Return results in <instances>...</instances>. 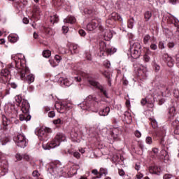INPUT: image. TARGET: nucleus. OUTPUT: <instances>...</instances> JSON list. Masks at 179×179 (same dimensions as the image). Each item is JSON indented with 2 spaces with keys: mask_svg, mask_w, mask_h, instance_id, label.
Wrapping results in <instances>:
<instances>
[{
  "mask_svg": "<svg viewBox=\"0 0 179 179\" xmlns=\"http://www.w3.org/2000/svg\"><path fill=\"white\" fill-rule=\"evenodd\" d=\"M103 66H106V68H110V66H111V64L110 63V61L105 60L103 62Z\"/></svg>",
  "mask_w": 179,
  "mask_h": 179,
  "instance_id": "obj_56",
  "label": "nucleus"
},
{
  "mask_svg": "<svg viewBox=\"0 0 179 179\" xmlns=\"http://www.w3.org/2000/svg\"><path fill=\"white\" fill-rule=\"evenodd\" d=\"M131 57L134 58V59H138L139 57H141V54H142V45L141 43L136 42L130 45L129 48Z\"/></svg>",
  "mask_w": 179,
  "mask_h": 179,
  "instance_id": "obj_9",
  "label": "nucleus"
},
{
  "mask_svg": "<svg viewBox=\"0 0 179 179\" xmlns=\"http://www.w3.org/2000/svg\"><path fill=\"white\" fill-rule=\"evenodd\" d=\"M53 124L55 125H58V124H62V122L61 121V119H57L53 121Z\"/></svg>",
  "mask_w": 179,
  "mask_h": 179,
  "instance_id": "obj_64",
  "label": "nucleus"
},
{
  "mask_svg": "<svg viewBox=\"0 0 179 179\" xmlns=\"http://www.w3.org/2000/svg\"><path fill=\"white\" fill-rule=\"evenodd\" d=\"M66 141V136L63 133H57L50 143H43L42 147L44 150H51V149H55L61 145V142Z\"/></svg>",
  "mask_w": 179,
  "mask_h": 179,
  "instance_id": "obj_5",
  "label": "nucleus"
},
{
  "mask_svg": "<svg viewBox=\"0 0 179 179\" xmlns=\"http://www.w3.org/2000/svg\"><path fill=\"white\" fill-rule=\"evenodd\" d=\"M133 66L138 78H140V79H146V77L148 76V69H146L145 66L136 62L133 64Z\"/></svg>",
  "mask_w": 179,
  "mask_h": 179,
  "instance_id": "obj_7",
  "label": "nucleus"
},
{
  "mask_svg": "<svg viewBox=\"0 0 179 179\" xmlns=\"http://www.w3.org/2000/svg\"><path fill=\"white\" fill-rule=\"evenodd\" d=\"M99 52H98V55L99 57H104V55H111V54H114L117 52V49L115 48H111L110 46H107L106 42L101 41L99 45Z\"/></svg>",
  "mask_w": 179,
  "mask_h": 179,
  "instance_id": "obj_6",
  "label": "nucleus"
},
{
  "mask_svg": "<svg viewBox=\"0 0 179 179\" xmlns=\"http://www.w3.org/2000/svg\"><path fill=\"white\" fill-rule=\"evenodd\" d=\"M135 23V19H134V17H131L129 20H128V23H127V27L129 29H134V24Z\"/></svg>",
  "mask_w": 179,
  "mask_h": 179,
  "instance_id": "obj_37",
  "label": "nucleus"
},
{
  "mask_svg": "<svg viewBox=\"0 0 179 179\" xmlns=\"http://www.w3.org/2000/svg\"><path fill=\"white\" fill-rule=\"evenodd\" d=\"M150 41H154L155 43V41H156V38H155V37L152 38L149 34H145L143 38V44H145V45H148Z\"/></svg>",
  "mask_w": 179,
  "mask_h": 179,
  "instance_id": "obj_25",
  "label": "nucleus"
},
{
  "mask_svg": "<svg viewBox=\"0 0 179 179\" xmlns=\"http://www.w3.org/2000/svg\"><path fill=\"white\" fill-rule=\"evenodd\" d=\"M84 13L85 15H92L93 13V10L92 9H89V8H85Z\"/></svg>",
  "mask_w": 179,
  "mask_h": 179,
  "instance_id": "obj_53",
  "label": "nucleus"
},
{
  "mask_svg": "<svg viewBox=\"0 0 179 179\" xmlns=\"http://www.w3.org/2000/svg\"><path fill=\"white\" fill-rule=\"evenodd\" d=\"M141 103L143 106H147V107H153V100L148 99V97L142 99Z\"/></svg>",
  "mask_w": 179,
  "mask_h": 179,
  "instance_id": "obj_20",
  "label": "nucleus"
},
{
  "mask_svg": "<svg viewBox=\"0 0 179 179\" xmlns=\"http://www.w3.org/2000/svg\"><path fill=\"white\" fill-rule=\"evenodd\" d=\"M69 155H72L76 159H80V153L79 152L74 151L73 150H67Z\"/></svg>",
  "mask_w": 179,
  "mask_h": 179,
  "instance_id": "obj_35",
  "label": "nucleus"
},
{
  "mask_svg": "<svg viewBox=\"0 0 179 179\" xmlns=\"http://www.w3.org/2000/svg\"><path fill=\"white\" fill-rule=\"evenodd\" d=\"M99 27V29H102L101 27V20L99 18L92 19L87 24V30L88 31H93Z\"/></svg>",
  "mask_w": 179,
  "mask_h": 179,
  "instance_id": "obj_11",
  "label": "nucleus"
},
{
  "mask_svg": "<svg viewBox=\"0 0 179 179\" xmlns=\"http://www.w3.org/2000/svg\"><path fill=\"white\" fill-rule=\"evenodd\" d=\"M152 66L155 72H159L160 71V66L156 63V61L152 62Z\"/></svg>",
  "mask_w": 179,
  "mask_h": 179,
  "instance_id": "obj_41",
  "label": "nucleus"
},
{
  "mask_svg": "<svg viewBox=\"0 0 179 179\" xmlns=\"http://www.w3.org/2000/svg\"><path fill=\"white\" fill-rule=\"evenodd\" d=\"M73 79H74V80H75L76 82H81V80H82V76H77L74 77Z\"/></svg>",
  "mask_w": 179,
  "mask_h": 179,
  "instance_id": "obj_62",
  "label": "nucleus"
},
{
  "mask_svg": "<svg viewBox=\"0 0 179 179\" xmlns=\"http://www.w3.org/2000/svg\"><path fill=\"white\" fill-rule=\"evenodd\" d=\"M111 138H110V143H113L114 141H120L121 139V131L119 129H114L110 133Z\"/></svg>",
  "mask_w": 179,
  "mask_h": 179,
  "instance_id": "obj_14",
  "label": "nucleus"
},
{
  "mask_svg": "<svg viewBox=\"0 0 179 179\" xmlns=\"http://www.w3.org/2000/svg\"><path fill=\"white\" fill-rule=\"evenodd\" d=\"M149 171L151 174H156L157 176H160L162 173V169L157 166H152L149 168Z\"/></svg>",
  "mask_w": 179,
  "mask_h": 179,
  "instance_id": "obj_23",
  "label": "nucleus"
},
{
  "mask_svg": "<svg viewBox=\"0 0 179 179\" xmlns=\"http://www.w3.org/2000/svg\"><path fill=\"white\" fill-rule=\"evenodd\" d=\"M52 5L55 6H63L64 9H66V10H69L71 9V6L69 3H65L64 1L62 0H52Z\"/></svg>",
  "mask_w": 179,
  "mask_h": 179,
  "instance_id": "obj_15",
  "label": "nucleus"
},
{
  "mask_svg": "<svg viewBox=\"0 0 179 179\" xmlns=\"http://www.w3.org/2000/svg\"><path fill=\"white\" fill-rule=\"evenodd\" d=\"M13 141L19 148H24L26 146H27V140L26 139V136H24L23 134H20L15 136L13 137Z\"/></svg>",
  "mask_w": 179,
  "mask_h": 179,
  "instance_id": "obj_12",
  "label": "nucleus"
},
{
  "mask_svg": "<svg viewBox=\"0 0 179 179\" xmlns=\"http://www.w3.org/2000/svg\"><path fill=\"white\" fill-rule=\"evenodd\" d=\"M164 59L167 62L168 66L171 68L174 66V59L173 57H170L168 54H165L164 55Z\"/></svg>",
  "mask_w": 179,
  "mask_h": 179,
  "instance_id": "obj_21",
  "label": "nucleus"
},
{
  "mask_svg": "<svg viewBox=\"0 0 179 179\" xmlns=\"http://www.w3.org/2000/svg\"><path fill=\"white\" fill-rule=\"evenodd\" d=\"M71 54H78V52H79V50H78V45L75 44V43H72L71 45Z\"/></svg>",
  "mask_w": 179,
  "mask_h": 179,
  "instance_id": "obj_36",
  "label": "nucleus"
},
{
  "mask_svg": "<svg viewBox=\"0 0 179 179\" xmlns=\"http://www.w3.org/2000/svg\"><path fill=\"white\" fill-rule=\"evenodd\" d=\"M64 23H70V24H73L76 23V18L74 16L69 15L64 20Z\"/></svg>",
  "mask_w": 179,
  "mask_h": 179,
  "instance_id": "obj_30",
  "label": "nucleus"
},
{
  "mask_svg": "<svg viewBox=\"0 0 179 179\" xmlns=\"http://www.w3.org/2000/svg\"><path fill=\"white\" fill-rule=\"evenodd\" d=\"M55 61H57V62H61V61H62V57H61V56L58 55H56L55 56Z\"/></svg>",
  "mask_w": 179,
  "mask_h": 179,
  "instance_id": "obj_58",
  "label": "nucleus"
},
{
  "mask_svg": "<svg viewBox=\"0 0 179 179\" xmlns=\"http://www.w3.org/2000/svg\"><path fill=\"white\" fill-rule=\"evenodd\" d=\"M11 59H13V62L8 64L7 67L8 69H4L1 70V76L8 78L11 73L17 79L23 80L25 73H29V69L26 66V58L24 57V55H13Z\"/></svg>",
  "mask_w": 179,
  "mask_h": 179,
  "instance_id": "obj_1",
  "label": "nucleus"
},
{
  "mask_svg": "<svg viewBox=\"0 0 179 179\" xmlns=\"http://www.w3.org/2000/svg\"><path fill=\"white\" fill-rule=\"evenodd\" d=\"M174 176L170 173H166L163 176V179H174Z\"/></svg>",
  "mask_w": 179,
  "mask_h": 179,
  "instance_id": "obj_47",
  "label": "nucleus"
},
{
  "mask_svg": "<svg viewBox=\"0 0 179 179\" xmlns=\"http://www.w3.org/2000/svg\"><path fill=\"white\" fill-rule=\"evenodd\" d=\"M85 57L87 59V61H92V53L90 51H86L85 53Z\"/></svg>",
  "mask_w": 179,
  "mask_h": 179,
  "instance_id": "obj_45",
  "label": "nucleus"
},
{
  "mask_svg": "<svg viewBox=\"0 0 179 179\" xmlns=\"http://www.w3.org/2000/svg\"><path fill=\"white\" fill-rule=\"evenodd\" d=\"M9 166L8 165V162L6 160H3L0 162V176L2 177L6 175L8 173V169Z\"/></svg>",
  "mask_w": 179,
  "mask_h": 179,
  "instance_id": "obj_17",
  "label": "nucleus"
},
{
  "mask_svg": "<svg viewBox=\"0 0 179 179\" xmlns=\"http://www.w3.org/2000/svg\"><path fill=\"white\" fill-rule=\"evenodd\" d=\"M8 40L10 43H16L19 40V36L12 34L8 36Z\"/></svg>",
  "mask_w": 179,
  "mask_h": 179,
  "instance_id": "obj_34",
  "label": "nucleus"
},
{
  "mask_svg": "<svg viewBox=\"0 0 179 179\" xmlns=\"http://www.w3.org/2000/svg\"><path fill=\"white\" fill-rule=\"evenodd\" d=\"M69 30V28L68 27V26L62 27V31L64 34H66V33H68Z\"/></svg>",
  "mask_w": 179,
  "mask_h": 179,
  "instance_id": "obj_57",
  "label": "nucleus"
},
{
  "mask_svg": "<svg viewBox=\"0 0 179 179\" xmlns=\"http://www.w3.org/2000/svg\"><path fill=\"white\" fill-rule=\"evenodd\" d=\"M21 110L22 113H28L30 110V103H29V101H23L22 102V108Z\"/></svg>",
  "mask_w": 179,
  "mask_h": 179,
  "instance_id": "obj_26",
  "label": "nucleus"
},
{
  "mask_svg": "<svg viewBox=\"0 0 179 179\" xmlns=\"http://www.w3.org/2000/svg\"><path fill=\"white\" fill-rule=\"evenodd\" d=\"M55 107L58 113H60V114H65L66 111H69V110L72 108L73 106L71 102L63 101L62 102L56 103Z\"/></svg>",
  "mask_w": 179,
  "mask_h": 179,
  "instance_id": "obj_10",
  "label": "nucleus"
},
{
  "mask_svg": "<svg viewBox=\"0 0 179 179\" xmlns=\"http://www.w3.org/2000/svg\"><path fill=\"white\" fill-rule=\"evenodd\" d=\"M167 46L169 48V50H173V48L176 47V43L173 41H171L168 43Z\"/></svg>",
  "mask_w": 179,
  "mask_h": 179,
  "instance_id": "obj_50",
  "label": "nucleus"
},
{
  "mask_svg": "<svg viewBox=\"0 0 179 179\" xmlns=\"http://www.w3.org/2000/svg\"><path fill=\"white\" fill-rule=\"evenodd\" d=\"M144 17L145 19V22H149V20H150V17H152V12L146 11L144 13Z\"/></svg>",
  "mask_w": 179,
  "mask_h": 179,
  "instance_id": "obj_40",
  "label": "nucleus"
},
{
  "mask_svg": "<svg viewBox=\"0 0 179 179\" xmlns=\"http://www.w3.org/2000/svg\"><path fill=\"white\" fill-rule=\"evenodd\" d=\"M32 176L34 177V178H38L40 176H41V173L38 170H35L32 172Z\"/></svg>",
  "mask_w": 179,
  "mask_h": 179,
  "instance_id": "obj_48",
  "label": "nucleus"
},
{
  "mask_svg": "<svg viewBox=\"0 0 179 179\" xmlns=\"http://www.w3.org/2000/svg\"><path fill=\"white\" fill-rule=\"evenodd\" d=\"M103 38L106 40V41H110V40L113 38V31L110 29H104Z\"/></svg>",
  "mask_w": 179,
  "mask_h": 179,
  "instance_id": "obj_22",
  "label": "nucleus"
},
{
  "mask_svg": "<svg viewBox=\"0 0 179 179\" xmlns=\"http://www.w3.org/2000/svg\"><path fill=\"white\" fill-rule=\"evenodd\" d=\"M58 83L61 85L62 86H67L69 87L71 85H72L73 81L72 80H69L64 77H61L58 80Z\"/></svg>",
  "mask_w": 179,
  "mask_h": 179,
  "instance_id": "obj_19",
  "label": "nucleus"
},
{
  "mask_svg": "<svg viewBox=\"0 0 179 179\" xmlns=\"http://www.w3.org/2000/svg\"><path fill=\"white\" fill-rule=\"evenodd\" d=\"M71 138L73 142H80V133L78 128L71 130Z\"/></svg>",
  "mask_w": 179,
  "mask_h": 179,
  "instance_id": "obj_16",
  "label": "nucleus"
},
{
  "mask_svg": "<svg viewBox=\"0 0 179 179\" xmlns=\"http://www.w3.org/2000/svg\"><path fill=\"white\" fill-rule=\"evenodd\" d=\"M152 52L150 49H147V51L145 52V55H143V59L144 62H150V54Z\"/></svg>",
  "mask_w": 179,
  "mask_h": 179,
  "instance_id": "obj_32",
  "label": "nucleus"
},
{
  "mask_svg": "<svg viewBox=\"0 0 179 179\" xmlns=\"http://www.w3.org/2000/svg\"><path fill=\"white\" fill-rule=\"evenodd\" d=\"M88 134L91 138L96 136V133L94 132V127L90 128Z\"/></svg>",
  "mask_w": 179,
  "mask_h": 179,
  "instance_id": "obj_44",
  "label": "nucleus"
},
{
  "mask_svg": "<svg viewBox=\"0 0 179 179\" xmlns=\"http://www.w3.org/2000/svg\"><path fill=\"white\" fill-rule=\"evenodd\" d=\"M102 75L106 78V79H111V73L108 71V70H105L104 71L101 72Z\"/></svg>",
  "mask_w": 179,
  "mask_h": 179,
  "instance_id": "obj_39",
  "label": "nucleus"
},
{
  "mask_svg": "<svg viewBox=\"0 0 179 179\" xmlns=\"http://www.w3.org/2000/svg\"><path fill=\"white\" fill-rule=\"evenodd\" d=\"M10 131V120L6 116H3L2 124L0 126V141L1 145L4 146L8 142L10 141V138L8 135V132Z\"/></svg>",
  "mask_w": 179,
  "mask_h": 179,
  "instance_id": "obj_4",
  "label": "nucleus"
},
{
  "mask_svg": "<svg viewBox=\"0 0 179 179\" xmlns=\"http://www.w3.org/2000/svg\"><path fill=\"white\" fill-rule=\"evenodd\" d=\"M44 31L45 34H48V36H52L53 31L51 28H44Z\"/></svg>",
  "mask_w": 179,
  "mask_h": 179,
  "instance_id": "obj_46",
  "label": "nucleus"
},
{
  "mask_svg": "<svg viewBox=\"0 0 179 179\" xmlns=\"http://www.w3.org/2000/svg\"><path fill=\"white\" fill-rule=\"evenodd\" d=\"M100 176H107L108 174V171L107 169L101 168L99 171Z\"/></svg>",
  "mask_w": 179,
  "mask_h": 179,
  "instance_id": "obj_42",
  "label": "nucleus"
},
{
  "mask_svg": "<svg viewBox=\"0 0 179 179\" xmlns=\"http://www.w3.org/2000/svg\"><path fill=\"white\" fill-rule=\"evenodd\" d=\"M151 125H152V128H154V129H156V128H157V127H158L157 121H156V120H155V119H152L151 120Z\"/></svg>",
  "mask_w": 179,
  "mask_h": 179,
  "instance_id": "obj_49",
  "label": "nucleus"
},
{
  "mask_svg": "<svg viewBox=\"0 0 179 179\" xmlns=\"http://www.w3.org/2000/svg\"><path fill=\"white\" fill-rule=\"evenodd\" d=\"M109 19H111L112 20H119L120 22L122 21V18L117 13H113L110 15Z\"/></svg>",
  "mask_w": 179,
  "mask_h": 179,
  "instance_id": "obj_33",
  "label": "nucleus"
},
{
  "mask_svg": "<svg viewBox=\"0 0 179 179\" xmlns=\"http://www.w3.org/2000/svg\"><path fill=\"white\" fill-rule=\"evenodd\" d=\"M158 47L159 50H164V48H166V47L164 46V41H159L158 44Z\"/></svg>",
  "mask_w": 179,
  "mask_h": 179,
  "instance_id": "obj_52",
  "label": "nucleus"
},
{
  "mask_svg": "<svg viewBox=\"0 0 179 179\" xmlns=\"http://www.w3.org/2000/svg\"><path fill=\"white\" fill-rule=\"evenodd\" d=\"M36 135L38 136L40 141H47V138H48V132L44 128L39 129Z\"/></svg>",
  "mask_w": 179,
  "mask_h": 179,
  "instance_id": "obj_18",
  "label": "nucleus"
},
{
  "mask_svg": "<svg viewBox=\"0 0 179 179\" xmlns=\"http://www.w3.org/2000/svg\"><path fill=\"white\" fill-rule=\"evenodd\" d=\"M176 115H177V112H176V107L170 106L168 109V117L169 120H173Z\"/></svg>",
  "mask_w": 179,
  "mask_h": 179,
  "instance_id": "obj_24",
  "label": "nucleus"
},
{
  "mask_svg": "<svg viewBox=\"0 0 179 179\" xmlns=\"http://www.w3.org/2000/svg\"><path fill=\"white\" fill-rule=\"evenodd\" d=\"M78 106L82 110H86L87 111H92V113H97L99 111V100H97L96 96H93V95H89Z\"/></svg>",
  "mask_w": 179,
  "mask_h": 179,
  "instance_id": "obj_3",
  "label": "nucleus"
},
{
  "mask_svg": "<svg viewBox=\"0 0 179 179\" xmlns=\"http://www.w3.org/2000/svg\"><path fill=\"white\" fill-rule=\"evenodd\" d=\"M46 168L48 173L51 176V178H61L66 173V171H64V166L59 161L49 163ZM76 173L73 172V168H71L70 171H67V174H71V176H73Z\"/></svg>",
  "mask_w": 179,
  "mask_h": 179,
  "instance_id": "obj_2",
  "label": "nucleus"
},
{
  "mask_svg": "<svg viewBox=\"0 0 179 179\" xmlns=\"http://www.w3.org/2000/svg\"><path fill=\"white\" fill-rule=\"evenodd\" d=\"M28 73H30V69H29L28 73H25L24 79H23L22 80H27V83L30 85V83H33V82H34L35 76L34 74L27 75ZM26 75H27V77Z\"/></svg>",
  "mask_w": 179,
  "mask_h": 179,
  "instance_id": "obj_27",
  "label": "nucleus"
},
{
  "mask_svg": "<svg viewBox=\"0 0 179 179\" xmlns=\"http://www.w3.org/2000/svg\"><path fill=\"white\" fill-rule=\"evenodd\" d=\"M110 113V107H106L103 109H101L99 111V115L102 117H106Z\"/></svg>",
  "mask_w": 179,
  "mask_h": 179,
  "instance_id": "obj_31",
  "label": "nucleus"
},
{
  "mask_svg": "<svg viewBox=\"0 0 179 179\" xmlns=\"http://www.w3.org/2000/svg\"><path fill=\"white\" fill-rule=\"evenodd\" d=\"M143 178V174L141 172H138L136 176V179H142Z\"/></svg>",
  "mask_w": 179,
  "mask_h": 179,
  "instance_id": "obj_60",
  "label": "nucleus"
},
{
  "mask_svg": "<svg viewBox=\"0 0 179 179\" xmlns=\"http://www.w3.org/2000/svg\"><path fill=\"white\" fill-rule=\"evenodd\" d=\"M134 169L136 171H139L141 170V164L139 162L136 163Z\"/></svg>",
  "mask_w": 179,
  "mask_h": 179,
  "instance_id": "obj_59",
  "label": "nucleus"
},
{
  "mask_svg": "<svg viewBox=\"0 0 179 179\" xmlns=\"http://www.w3.org/2000/svg\"><path fill=\"white\" fill-rule=\"evenodd\" d=\"M150 49L153 50V51H156V50H157V45H156V43H152L150 45Z\"/></svg>",
  "mask_w": 179,
  "mask_h": 179,
  "instance_id": "obj_61",
  "label": "nucleus"
},
{
  "mask_svg": "<svg viewBox=\"0 0 179 179\" xmlns=\"http://www.w3.org/2000/svg\"><path fill=\"white\" fill-rule=\"evenodd\" d=\"M167 17L169 23H173L175 26H176L177 29L175 32V37L179 40V21L177 20V18H176V17H174V15H172L171 14H169Z\"/></svg>",
  "mask_w": 179,
  "mask_h": 179,
  "instance_id": "obj_13",
  "label": "nucleus"
},
{
  "mask_svg": "<svg viewBox=\"0 0 179 179\" xmlns=\"http://www.w3.org/2000/svg\"><path fill=\"white\" fill-rule=\"evenodd\" d=\"M156 82H157V77L156 78L155 81H154L153 85H156V87H158L162 94L164 93V90H168L167 87H164V85L162 84V83L159 82V83H157Z\"/></svg>",
  "mask_w": 179,
  "mask_h": 179,
  "instance_id": "obj_28",
  "label": "nucleus"
},
{
  "mask_svg": "<svg viewBox=\"0 0 179 179\" xmlns=\"http://www.w3.org/2000/svg\"><path fill=\"white\" fill-rule=\"evenodd\" d=\"M43 110L44 114H47V113H48V111H50L51 108H50V107L48 106H44Z\"/></svg>",
  "mask_w": 179,
  "mask_h": 179,
  "instance_id": "obj_63",
  "label": "nucleus"
},
{
  "mask_svg": "<svg viewBox=\"0 0 179 179\" xmlns=\"http://www.w3.org/2000/svg\"><path fill=\"white\" fill-rule=\"evenodd\" d=\"M15 159L18 161V162H20V160H22L23 159V155L19 154V153H17L15 155Z\"/></svg>",
  "mask_w": 179,
  "mask_h": 179,
  "instance_id": "obj_55",
  "label": "nucleus"
},
{
  "mask_svg": "<svg viewBox=\"0 0 179 179\" xmlns=\"http://www.w3.org/2000/svg\"><path fill=\"white\" fill-rule=\"evenodd\" d=\"M145 143H146L148 145H152V143H153V140L152 139V137H150V136L146 137V138H145Z\"/></svg>",
  "mask_w": 179,
  "mask_h": 179,
  "instance_id": "obj_51",
  "label": "nucleus"
},
{
  "mask_svg": "<svg viewBox=\"0 0 179 179\" xmlns=\"http://www.w3.org/2000/svg\"><path fill=\"white\" fill-rule=\"evenodd\" d=\"M43 56L45 58H50V57H51V51L47 50H44L43 52Z\"/></svg>",
  "mask_w": 179,
  "mask_h": 179,
  "instance_id": "obj_43",
  "label": "nucleus"
},
{
  "mask_svg": "<svg viewBox=\"0 0 179 179\" xmlns=\"http://www.w3.org/2000/svg\"><path fill=\"white\" fill-rule=\"evenodd\" d=\"M20 120L21 121H30L31 120V115L28 113H22V114L20 115Z\"/></svg>",
  "mask_w": 179,
  "mask_h": 179,
  "instance_id": "obj_29",
  "label": "nucleus"
},
{
  "mask_svg": "<svg viewBox=\"0 0 179 179\" xmlns=\"http://www.w3.org/2000/svg\"><path fill=\"white\" fill-rule=\"evenodd\" d=\"M50 20L52 23V24H54V23H58L59 18L58 17V15H54L50 16Z\"/></svg>",
  "mask_w": 179,
  "mask_h": 179,
  "instance_id": "obj_38",
  "label": "nucleus"
},
{
  "mask_svg": "<svg viewBox=\"0 0 179 179\" xmlns=\"http://www.w3.org/2000/svg\"><path fill=\"white\" fill-rule=\"evenodd\" d=\"M48 116L49 118H54L55 117V112L54 110H51L48 113Z\"/></svg>",
  "mask_w": 179,
  "mask_h": 179,
  "instance_id": "obj_54",
  "label": "nucleus"
},
{
  "mask_svg": "<svg viewBox=\"0 0 179 179\" xmlns=\"http://www.w3.org/2000/svg\"><path fill=\"white\" fill-rule=\"evenodd\" d=\"M88 83H90V86H92V87L98 89L103 97H106V99L109 98L108 92H107V88L106 86L100 85V83H99L97 81H96V80L93 78H90L88 80Z\"/></svg>",
  "mask_w": 179,
  "mask_h": 179,
  "instance_id": "obj_8",
  "label": "nucleus"
}]
</instances>
